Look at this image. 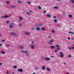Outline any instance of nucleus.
Segmentation results:
<instances>
[{
	"label": "nucleus",
	"instance_id": "nucleus-28",
	"mask_svg": "<svg viewBox=\"0 0 74 74\" xmlns=\"http://www.w3.org/2000/svg\"><path fill=\"white\" fill-rule=\"evenodd\" d=\"M54 22H57V20L56 19H55L54 20Z\"/></svg>",
	"mask_w": 74,
	"mask_h": 74
},
{
	"label": "nucleus",
	"instance_id": "nucleus-58",
	"mask_svg": "<svg viewBox=\"0 0 74 74\" xmlns=\"http://www.w3.org/2000/svg\"><path fill=\"white\" fill-rule=\"evenodd\" d=\"M72 49H74V47H72Z\"/></svg>",
	"mask_w": 74,
	"mask_h": 74
},
{
	"label": "nucleus",
	"instance_id": "nucleus-26",
	"mask_svg": "<svg viewBox=\"0 0 74 74\" xmlns=\"http://www.w3.org/2000/svg\"><path fill=\"white\" fill-rule=\"evenodd\" d=\"M13 67L14 68V69H16V66H13Z\"/></svg>",
	"mask_w": 74,
	"mask_h": 74
},
{
	"label": "nucleus",
	"instance_id": "nucleus-57",
	"mask_svg": "<svg viewBox=\"0 0 74 74\" xmlns=\"http://www.w3.org/2000/svg\"><path fill=\"white\" fill-rule=\"evenodd\" d=\"M7 47H10V45H7Z\"/></svg>",
	"mask_w": 74,
	"mask_h": 74
},
{
	"label": "nucleus",
	"instance_id": "nucleus-55",
	"mask_svg": "<svg viewBox=\"0 0 74 74\" xmlns=\"http://www.w3.org/2000/svg\"><path fill=\"white\" fill-rule=\"evenodd\" d=\"M21 19H19V21H20V22H21Z\"/></svg>",
	"mask_w": 74,
	"mask_h": 74
},
{
	"label": "nucleus",
	"instance_id": "nucleus-51",
	"mask_svg": "<svg viewBox=\"0 0 74 74\" xmlns=\"http://www.w3.org/2000/svg\"><path fill=\"white\" fill-rule=\"evenodd\" d=\"M46 12V11H45V12H43V13H44V14H45V13Z\"/></svg>",
	"mask_w": 74,
	"mask_h": 74
},
{
	"label": "nucleus",
	"instance_id": "nucleus-42",
	"mask_svg": "<svg viewBox=\"0 0 74 74\" xmlns=\"http://www.w3.org/2000/svg\"><path fill=\"white\" fill-rule=\"evenodd\" d=\"M72 48V47H69L68 49H71Z\"/></svg>",
	"mask_w": 74,
	"mask_h": 74
},
{
	"label": "nucleus",
	"instance_id": "nucleus-21",
	"mask_svg": "<svg viewBox=\"0 0 74 74\" xmlns=\"http://www.w3.org/2000/svg\"><path fill=\"white\" fill-rule=\"evenodd\" d=\"M12 7L13 8H15L16 7V6L13 5L12 6Z\"/></svg>",
	"mask_w": 74,
	"mask_h": 74
},
{
	"label": "nucleus",
	"instance_id": "nucleus-20",
	"mask_svg": "<svg viewBox=\"0 0 74 74\" xmlns=\"http://www.w3.org/2000/svg\"><path fill=\"white\" fill-rule=\"evenodd\" d=\"M23 17H22L21 16H20L19 17V19H23Z\"/></svg>",
	"mask_w": 74,
	"mask_h": 74
},
{
	"label": "nucleus",
	"instance_id": "nucleus-37",
	"mask_svg": "<svg viewBox=\"0 0 74 74\" xmlns=\"http://www.w3.org/2000/svg\"><path fill=\"white\" fill-rule=\"evenodd\" d=\"M49 44L51 45H52V43H51V42H49Z\"/></svg>",
	"mask_w": 74,
	"mask_h": 74
},
{
	"label": "nucleus",
	"instance_id": "nucleus-43",
	"mask_svg": "<svg viewBox=\"0 0 74 74\" xmlns=\"http://www.w3.org/2000/svg\"><path fill=\"white\" fill-rule=\"evenodd\" d=\"M24 53H27V51H25L24 52Z\"/></svg>",
	"mask_w": 74,
	"mask_h": 74
},
{
	"label": "nucleus",
	"instance_id": "nucleus-64",
	"mask_svg": "<svg viewBox=\"0 0 74 74\" xmlns=\"http://www.w3.org/2000/svg\"><path fill=\"white\" fill-rule=\"evenodd\" d=\"M12 74H15V73H14V72H13V73H12Z\"/></svg>",
	"mask_w": 74,
	"mask_h": 74
},
{
	"label": "nucleus",
	"instance_id": "nucleus-31",
	"mask_svg": "<svg viewBox=\"0 0 74 74\" xmlns=\"http://www.w3.org/2000/svg\"><path fill=\"white\" fill-rule=\"evenodd\" d=\"M38 9H39V10H41V8L40 6H39Z\"/></svg>",
	"mask_w": 74,
	"mask_h": 74
},
{
	"label": "nucleus",
	"instance_id": "nucleus-38",
	"mask_svg": "<svg viewBox=\"0 0 74 74\" xmlns=\"http://www.w3.org/2000/svg\"><path fill=\"white\" fill-rule=\"evenodd\" d=\"M8 23H9V21H7L6 22V23H7V24H8Z\"/></svg>",
	"mask_w": 74,
	"mask_h": 74
},
{
	"label": "nucleus",
	"instance_id": "nucleus-4",
	"mask_svg": "<svg viewBox=\"0 0 74 74\" xmlns=\"http://www.w3.org/2000/svg\"><path fill=\"white\" fill-rule=\"evenodd\" d=\"M9 28H12L13 27V24L11 23L10 24V25H9Z\"/></svg>",
	"mask_w": 74,
	"mask_h": 74
},
{
	"label": "nucleus",
	"instance_id": "nucleus-54",
	"mask_svg": "<svg viewBox=\"0 0 74 74\" xmlns=\"http://www.w3.org/2000/svg\"><path fill=\"white\" fill-rule=\"evenodd\" d=\"M21 52H22V53L24 52V51H21Z\"/></svg>",
	"mask_w": 74,
	"mask_h": 74
},
{
	"label": "nucleus",
	"instance_id": "nucleus-16",
	"mask_svg": "<svg viewBox=\"0 0 74 74\" xmlns=\"http://www.w3.org/2000/svg\"><path fill=\"white\" fill-rule=\"evenodd\" d=\"M50 47L51 49H53V48H55V46H50Z\"/></svg>",
	"mask_w": 74,
	"mask_h": 74
},
{
	"label": "nucleus",
	"instance_id": "nucleus-62",
	"mask_svg": "<svg viewBox=\"0 0 74 74\" xmlns=\"http://www.w3.org/2000/svg\"><path fill=\"white\" fill-rule=\"evenodd\" d=\"M1 34H0V37H1Z\"/></svg>",
	"mask_w": 74,
	"mask_h": 74
},
{
	"label": "nucleus",
	"instance_id": "nucleus-33",
	"mask_svg": "<svg viewBox=\"0 0 74 74\" xmlns=\"http://www.w3.org/2000/svg\"><path fill=\"white\" fill-rule=\"evenodd\" d=\"M27 15H30V13H29L27 12Z\"/></svg>",
	"mask_w": 74,
	"mask_h": 74
},
{
	"label": "nucleus",
	"instance_id": "nucleus-29",
	"mask_svg": "<svg viewBox=\"0 0 74 74\" xmlns=\"http://www.w3.org/2000/svg\"><path fill=\"white\" fill-rule=\"evenodd\" d=\"M62 14L63 16H64L65 15H66V13L64 12Z\"/></svg>",
	"mask_w": 74,
	"mask_h": 74
},
{
	"label": "nucleus",
	"instance_id": "nucleus-34",
	"mask_svg": "<svg viewBox=\"0 0 74 74\" xmlns=\"http://www.w3.org/2000/svg\"><path fill=\"white\" fill-rule=\"evenodd\" d=\"M5 16L6 18H8V17H9V16H8V15Z\"/></svg>",
	"mask_w": 74,
	"mask_h": 74
},
{
	"label": "nucleus",
	"instance_id": "nucleus-39",
	"mask_svg": "<svg viewBox=\"0 0 74 74\" xmlns=\"http://www.w3.org/2000/svg\"><path fill=\"white\" fill-rule=\"evenodd\" d=\"M70 30H73V28H70Z\"/></svg>",
	"mask_w": 74,
	"mask_h": 74
},
{
	"label": "nucleus",
	"instance_id": "nucleus-50",
	"mask_svg": "<svg viewBox=\"0 0 74 74\" xmlns=\"http://www.w3.org/2000/svg\"><path fill=\"white\" fill-rule=\"evenodd\" d=\"M48 37H49V38H51V36H48Z\"/></svg>",
	"mask_w": 74,
	"mask_h": 74
},
{
	"label": "nucleus",
	"instance_id": "nucleus-59",
	"mask_svg": "<svg viewBox=\"0 0 74 74\" xmlns=\"http://www.w3.org/2000/svg\"><path fill=\"white\" fill-rule=\"evenodd\" d=\"M57 1H60V0H57Z\"/></svg>",
	"mask_w": 74,
	"mask_h": 74
},
{
	"label": "nucleus",
	"instance_id": "nucleus-7",
	"mask_svg": "<svg viewBox=\"0 0 74 74\" xmlns=\"http://www.w3.org/2000/svg\"><path fill=\"white\" fill-rule=\"evenodd\" d=\"M42 25V24H37L36 25V26H40Z\"/></svg>",
	"mask_w": 74,
	"mask_h": 74
},
{
	"label": "nucleus",
	"instance_id": "nucleus-13",
	"mask_svg": "<svg viewBox=\"0 0 74 74\" xmlns=\"http://www.w3.org/2000/svg\"><path fill=\"white\" fill-rule=\"evenodd\" d=\"M46 70H47V71H51V69H50L49 68H47Z\"/></svg>",
	"mask_w": 74,
	"mask_h": 74
},
{
	"label": "nucleus",
	"instance_id": "nucleus-2",
	"mask_svg": "<svg viewBox=\"0 0 74 74\" xmlns=\"http://www.w3.org/2000/svg\"><path fill=\"white\" fill-rule=\"evenodd\" d=\"M56 47L57 48V50H60V46L58 45H57L56 46Z\"/></svg>",
	"mask_w": 74,
	"mask_h": 74
},
{
	"label": "nucleus",
	"instance_id": "nucleus-40",
	"mask_svg": "<svg viewBox=\"0 0 74 74\" xmlns=\"http://www.w3.org/2000/svg\"><path fill=\"white\" fill-rule=\"evenodd\" d=\"M57 50H54L55 52H56V53L57 52Z\"/></svg>",
	"mask_w": 74,
	"mask_h": 74
},
{
	"label": "nucleus",
	"instance_id": "nucleus-60",
	"mask_svg": "<svg viewBox=\"0 0 74 74\" xmlns=\"http://www.w3.org/2000/svg\"><path fill=\"white\" fill-rule=\"evenodd\" d=\"M19 26H22V24H19Z\"/></svg>",
	"mask_w": 74,
	"mask_h": 74
},
{
	"label": "nucleus",
	"instance_id": "nucleus-47",
	"mask_svg": "<svg viewBox=\"0 0 74 74\" xmlns=\"http://www.w3.org/2000/svg\"><path fill=\"white\" fill-rule=\"evenodd\" d=\"M34 42L32 41V44H34Z\"/></svg>",
	"mask_w": 74,
	"mask_h": 74
},
{
	"label": "nucleus",
	"instance_id": "nucleus-6",
	"mask_svg": "<svg viewBox=\"0 0 74 74\" xmlns=\"http://www.w3.org/2000/svg\"><path fill=\"white\" fill-rule=\"evenodd\" d=\"M11 34L13 36H16V33L13 32H12L11 33Z\"/></svg>",
	"mask_w": 74,
	"mask_h": 74
},
{
	"label": "nucleus",
	"instance_id": "nucleus-61",
	"mask_svg": "<svg viewBox=\"0 0 74 74\" xmlns=\"http://www.w3.org/2000/svg\"><path fill=\"white\" fill-rule=\"evenodd\" d=\"M33 74H36V73H34Z\"/></svg>",
	"mask_w": 74,
	"mask_h": 74
},
{
	"label": "nucleus",
	"instance_id": "nucleus-45",
	"mask_svg": "<svg viewBox=\"0 0 74 74\" xmlns=\"http://www.w3.org/2000/svg\"><path fill=\"white\" fill-rule=\"evenodd\" d=\"M53 18L54 19H56V16H54L53 17Z\"/></svg>",
	"mask_w": 74,
	"mask_h": 74
},
{
	"label": "nucleus",
	"instance_id": "nucleus-14",
	"mask_svg": "<svg viewBox=\"0 0 74 74\" xmlns=\"http://www.w3.org/2000/svg\"><path fill=\"white\" fill-rule=\"evenodd\" d=\"M47 16L48 18H51V15L49 14H47Z\"/></svg>",
	"mask_w": 74,
	"mask_h": 74
},
{
	"label": "nucleus",
	"instance_id": "nucleus-63",
	"mask_svg": "<svg viewBox=\"0 0 74 74\" xmlns=\"http://www.w3.org/2000/svg\"><path fill=\"white\" fill-rule=\"evenodd\" d=\"M2 45L1 44H0V46H1Z\"/></svg>",
	"mask_w": 74,
	"mask_h": 74
},
{
	"label": "nucleus",
	"instance_id": "nucleus-10",
	"mask_svg": "<svg viewBox=\"0 0 74 74\" xmlns=\"http://www.w3.org/2000/svg\"><path fill=\"white\" fill-rule=\"evenodd\" d=\"M68 33L69 34H74V33L71 32H68Z\"/></svg>",
	"mask_w": 74,
	"mask_h": 74
},
{
	"label": "nucleus",
	"instance_id": "nucleus-17",
	"mask_svg": "<svg viewBox=\"0 0 74 74\" xmlns=\"http://www.w3.org/2000/svg\"><path fill=\"white\" fill-rule=\"evenodd\" d=\"M19 48L21 49H23V46H19Z\"/></svg>",
	"mask_w": 74,
	"mask_h": 74
},
{
	"label": "nucleus",
	"instance_id": "nucleus-27",
	"mask_svg": "<svg viewBox=\"0 0 74 74\" xmlns=\"http://www.w3.org/2000/svg\"><path fill=\"white\" fill-rule=\"evenodd\" d=\"M25 54L26 55V56H28L29 55V54H28V53H27Z\"/></svg>",
	"mask_w": 74,
	"mask_h": 74
},
{
	"label": "nucleus",
	"instance_id": "nucleus-1",
	"mask_svg": "<svg viewBox=\"0 0 74 74\" xmlns=\"http://www.w3.org/2000/svg\"><path fill=\"white\" fill-rule=\"evenodd\" d=\"M60 53L61 57L63 58L64 56V54H63V52H60Z\"/></svg>",
	"mask_w": 74,
	"mask_h": 74
},
{
	"label": "nucleus",
	"instance_id": "nucleus-25",
	"mask_svg": "<svg viewBox=\"0 0 74 74\" xmlns=\"http://www.w3.org/2000/svg\"><path fill=\"white\" fill-rule=\"evenodd\" d=\"M54 9H58V7H53Z\"/></svg>",
	"mask_w": 74,
	"mask_h": 74
},
{
	"label": "nucleus",
	"instance_id": "nucleus-22",
	"mask_svg": "<svg viewBox=\"0 0 74 74\" xmlns=\"http://www.w3.org/2000/svg\"><path fill=\"white\" fill-rule=\"evenodd\" d=\"M71 2L72 3H74V1L73 0H71Z\"/></svg>",
	"mask_w": 74,
	"mask_h": 74
},
{
	"label": "nucleus",
	"instance_id": "nucleus-52",
	"mask_svg": "<svg viewBox=\"0 0 74 74\" xmlns=\"http://www.w3.org/2000/svg\"><path fill=\"white\" fill-rule=\"evenodd\" d=\"M64 65H66V63L65 62L64 63Z\"/></svg>",
	"mask_w": 74,
	"mask_h": 74
},
{
	"label": "nucleus",
	"instance_id": "nucleus-8",
	"mask_svg": "<svg viewBox=\"0 0 74 74\" xmlns=\"http://www.w3.org/2000/svg\"><path fill=\"white\" fill-rule=\"evenodd\" d=\"M25 34L27 35V36H29L30 35V33L29 32H27L25 33Z\"/></svg>",
	"mask_w": 74,
	"mask_h": 74
},
{
	"label": "nucleus",
	"instance_id": "nucleus-5",
	"mask_svg": "<svg viewBox=\"0 0 74 74\" xmlns=\"http://www.w3.org/2000/svg\"><path fill=\"white\" fill-rule=\"evenodd\" d=\"M35 30H37V31H38L39 30H40V28L38 27H36L35 28Z\"/></svg>",
	"mask_w": 74,
	"mask_h": 74
},
{
	"label": "nucleus",
	"instance_id": "nucleus-23",
	"mask_svg": "<svg viewBox=\"0 0 74 74\" xmlns=\"http://www.w3.org/2000/svg\"><path fill=\"white\" fill-rule=\"evenodd\" d=\"M69 18H71L72 17V15L71 14H69Z\"/></svg>",
	"mask_w": 74,
	"mask_h": 74
},
{
	"label": "nucleus",
	"instance_id": "nucleus-32",
	"mask_svg": "<svg viewBox=\"0 0 74 74\" xmlns=\"http://www.w3.org/2000/svg\"><path fill=\"white\" fill-rule=\"evenodd\" d=\"M18 3H19V4H21V2L20 1H17Z\"/></svg>",
	"mask_w": 74,
	"mask_h": 74
},
{
	"label": "nucleus",
	"instance_id": "nucleus-53",
	"mask_svg": "<svg viewBox=\"0 0 74 74\" xmlns=\"http://www.w3.org/2000/svg\"><path fill=\"white\" fill-rule=\"evenodd\" d=\"M2 64H3L2 63H0V65H2Z\"/></svg>",
	"mask_w": 74,
	"mask_h": 74
},
{
	"label": "nucleus",
	"instance_id": "nucleus-44",
	"mask_svg": "<svg viewBox=\"0 0 74 74\" xmlns=\"http://www.w3.org/2000/svg\"><path fill=\"white\" fill-rule=\"evenodd\" d=\"M4 41H5V40H4L1 41V42H4Z\"/></svg>",
	"mask_w": 74,
	"mask_h": 74
},
{
	"label": "nucleus",
	"instance_id": "nucleus-15",
	"mask_svg": "<svg viewBox=\"0 0 74 74\" xmlns=\"http://www.w3.org/2000/svg\"><path fill=\"white\" fill-rule=\"evenodd\" d=\"M50 41V42H54V40H53V39H51Z\"/></svg>",
	"mask_w": 74,
	"mask_h": 74
},
{
	"label": "nucleus",
	"instance_id": "nucleus-56",
	"mask_svg": "<svg viewBox=\"0 0 74 74\" xmlns=\"http://www.w3.org/2000/svg\"><path fill=\"white\" fill-rule=\"evenodd\" d=\"M68 40H70V38H68Z\"/></svg>",
	"mask_w": 74,
	"mask_h": 74
},
{
	"label": "nucleus",
	"instance_id": "nucleus-35",
	"mask_svg": "<svg viewBox=\"0 0 74 74\" xmlns=\"http://www.w3.org/2000/svg\"><path fill=\"white\" fill-rule=\"evenodd\" d=\"M68 57H69V58H71V55H69L68 56Z\"/></svg>",
	"mask_w": 74,
	"mask_h": 74
},
{
	"label": "nucleus",
	"instance_id": "nucleus-36",
	"mask_svg": "<svg viewBox=\"0 0 74 74\" xmlns=\"http://www.w3.org/2000/svg\"><path fill=\"white\" fill-rule=\"evenodd\" d=\"M32 30H34V28H32Z\"/></svg>",
	"mask_w": 74,
	"mask_h": 74
},
{
	"label": "nucleus",
	"instance_id": "nucleus-48",
	"mask_svg": "<svg viewBox=\"0 0 74 74\" xmlns=\"http://www.w3.org/2000/svg\"><path fill=\"white\" fill-rule=\"evenodd\" d=\"M51 58H53V57H54V56H51Z\"/></svg>",
	"mask_w": 74,
	"mask_h": 74
},
{
	"label": "nucleus",
	"instance_id": "nucleus-30",
	"mask_svg": "<svg viewBox=\"0 0 74 74\" xmlns=\"http://www.w3.org/2000/svg\"><path fill=\"white\" fill-rule=\"evenodd\" d=\"M1 53H2L3 54H4V53H5V52L3 51H2L1 52Z\"/></svg>",
	"mask_w": 74,
	"mask_h": 74
},
{
	"label": "nucleus",
	"instance_id": "nucleus-9",
	"mask_svg": "<svg viewBox=\"0 0 74 74\" xmlns=\"http://www.w3.org/2000/svg\"><path fill=\"white\" fill-rule=\"evenodd\" d=\"M31 47L32 49H34V45H32Z\"/></svg>",
	"mask_w": 74,
	"mask_h": 74
},
{
	"label": "nucleus",
	"instance_id": "nucleus-41",
	"mask_svg": "<svg viewBox=\"0 0 74 74\" xmlns=\"http://www.w3.org/2000/svg\"><path fill=\"white\" fill-rule=\"evenodd\" d=\"M10 3V2L8 1L6 2V4H9Z\"/></svg>",
	"mask_w": 74,
	"mask_h": 74
},
{
	"label": "nucleus",
	"instance_id": "nucleus-18",
	"mask_svg": "<svg viewBox=\"0 0 74 74\" xmlns=\"http://www.w3.org/2000/svg\"><path fill=\"white\" fill-rule=\"evenodd\" d=\"M42 69L43 70H45V67L44 66H42Z\"/></svg>",
	"mask_w": 74,
	"mask_h": 74
},
{
	"label": "nucleus",
	"instance_id": "nucleus-19",
	"mask_svg": "<svg viewBox=\"0 0 74 74\" xmlns=\"http://www.w3.org/2000/svg\"><path fill=\"white\" fill-rule=\"evenodd\" d=\"M41 29L42 30H43V31H45V29L44 27H42L41 28Z\"/></svg>",
	"mask_w": 74,
	"mask_h": 74
},
{
	"label": "nucleus",
	"instance_id": "nucleus-49",
	"mask_svg": "<svg viewBox=\"0 0 74 74\" xmlns=\"http://www.w3.org/2000/svg\"><path fill=\"white\" fill-rule=\"evenodd\" d=\"M7 74H9V72H8V71H7Z\"/></svg>",
	"mask_w": 74,
	"mask_h": 74
},
{
	"label": "nucleus",
	"instance_id": "nucleus-12",
	"mask_svg": "<svg viewBox=\"0 0 74 74\" xmlns=\"http://www.w3.org/2000/svg\"><path fill=\"white\" fill-rule=\"evenodd\" d=\"M1 18L2 19H4L5 18H6L5 17V16H2L1 17Z\"/></svg>",
	"mask_w": 74,
	"mask_h": 74
},
{
	"label": "nucleus",
	"instance_id": "nucleus-24",
	"mask_svg": "<svg viewBox=\"0 0 74 74\" xmlns=\"http://www.w3.org/2000/svg\"><path fill=\"white\" fill-rule=\"evenodd\" d=\"M27 3L29 4H31V2L30 1H27Z\"/></svg>",
	"mask_w": 74,
	"mask_h": 74
},
{
	"label": "nucleus",
	"instance_id": "nucleus-3",
	"mask_svg": "<svg viewBox=\"0 0 74 74\" xmlns=\"http://www.w3.org/2000/svg\"><path fill=\"white\" fill-rule=\"evenodd\" d=\"M18 71H20V73H22L23 71V70L22 69H17Z\"/></svg>",
	"mask_w": 74,
	"mask_h": 74
},
{
	"label": "nucleus",
	"instance_id": "nucleus-46",
	"mask_svg": "<svg viewBox=\"0 0 74 74\" xmlns=\"http://www.w3.org/2000/svg\"><path fill=\"white\" fill-rule=\"evenodd\" d=\"M55 32L53 30H52V33H54Z\"/></svg>",
	"mask_w": 74,
	"mask_h": 74
},
{
	"label": "nucleus",
	"instance_id": "nucleus-11",
	"mask_svg": "<svg viewBox=\"0 0 74 74\" xmlns=\"http://www.w3.org/2000/svg\"><path fill=\"white\" fill-rule=\"evenodd\" d=\"M45 60H50V58H45Z\"/></svg>",
	"mask_w": 74,
	"mask_h": 74
}]
</instances>
